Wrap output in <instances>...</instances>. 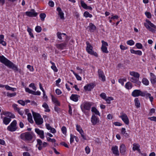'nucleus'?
I'll list each match as a JSON object with an SVG mask.
<instances>
[{
  "label": "nucleus",
  "instance_id": "1",
  "mask_svg": "<svg viewBox=\"0 0 156 156\" xmlns=\"http://www.w3.org/2000/svg\"><path fill=\"white\" fill-rule=\"evenodd\" d=\"M0 62L10 68L12 69L14 71H17L19 70L16 66L3 55L0 56Z\"/></svg>",
  "mask_w": 156,
  "mask_h": 156
},
{
  "label": "nucleus",
  "instance_id": "2",
  "mask_svg": "<svg viewBox=\"0 0 156 156\" xmlns=\"http://www.w3.org/2000/svg\"><path fill=\"white\" fill-rule=\"evenodd\" d=\"M32 114L34 120L37 125H40L43 123V119L39 113L32 111Z\"/></svg>",
  "mask_w": 156,
  "mask_h": 156
},
{
  "label": "nucleus",
  "instance_id": "3",
  "mask_svg": "<svg viewBox=\"0 0 156 156\" xmlns=\"http://www.w3.org/2000/svg\"><path fill=\"white\" fill-rule=\"evenodd\" d=\"M17 129V122L15 120H14L7 127V130L11 132L16 131Z\"/></svg>",
  "mask_w": 156,
  "mask_h": 156
},
{
  "label": "nucleus",
  "instance_id": "4",
  "mask_svg": "<svg viewBox=\"0 0 156 156\" xmlns=\"http://www.w3.org/2000/svg\"><path fill=\"white\" fill-rule=\"evenodd\" d=\"M21 139L23 140L30 141L33 138L32 135L29 132H26L22 133L20 135Z\"/></svg>",
  "mask_w": 156,
  "mask_h": 156
},
{
  "label": "nucleus",
  "instance_id": "5",
  "mask_svg": "<svg viewBox=\"0 0 156 156\" xmlns=\"http://www.w3.org/2000/svg\"><path fill=\"white\" fill-rule=\"evenodd\" d=\"M37 144L36 147L38 148V150H41L43 148L46 147L48 145V144L46 142L43 143L42 140L39 139L37 140Z\"/></svg>",
  "mask_w": 156,
  "mask_h": 156
},
{
  "label": "nucleus",
  "instance_id": "6",
  "mask_svg": "<svg viewBox=\"0 0 156 156\" xmlns=\"http://www.w3.org/2000/svg\"><path fill=\"white\" fill-rule=\"evenodd\" d=\"M86 44L87 45L86 50L87 52L90 55H94L96 57H97L98 56V54L96 52H94L93 51V47L89 42L88 41H87Z\"/></svg>",
  "mask_w": 156,
  "mask_h": 156
},
{
  "label": "nucleus",
  "instance_id": "7",
  "mask_svg": "<svg viewBox=\"0 0 156 156\" xmlns=\"http://www.w3.org/2000/svg\"><path fill=\"white\" fill-rule=\"evenodd\" d=\"M91 104L89 102H86L83 103L81 106V108L83 112L85 114L86 113V110H90Z\"/></svg>",
  "mask_w": 156,
  "mask_h": 156
},
{
  "label": "nucleus",
  "instance_id": "8",
  "mask_svg": "<svg viewBox=\"0 0 156 156\" xmlns=\"http://www.w3.org/2000/svg\"><path fill=\"white\" fill-rule=\"evenodd\" d=\"M121 115L120 116V118L123 122L126 124L128 125L129 123V121L127 115L123 113H121Z\"/></svg>",
  "mask_w": 156,
  "mask_h": 156
},
{
  "label": "nucleus",
  "instance_id": "9",
  "mask_svg": "<svg viewBox=\"0 0 156 156\" xmlns=\"http://www.w3.org/2000/svg\"><path fill=\"white\" fill-rule=\"evenodd\" d=\"M143 92L139 90H135L132 92V95L134 97H138L139 96H143L144 95V93Z\"/></svg>",
  "mask_w": 156,
  "mask_h": 156
},
{
  "label": "nucleus",
  "instance_id": "10",
  "mask_svg": "<svg viewBox=\"0 0 156 156\" xmlns=\"http://www.w3.org/2000/svg\"><path fill=\"white\" fill-rule=\"evenodd\" d=\"M98 73L99 78L103 82L105 81L106 80L104 72L101 69H98Z\"/></svg>",
  "mask_w": 156,
  "mask_h": 156
},
{
  "label": "nucleus",
  "instance_id": "11",
  "mask_svg": "<svg viewBox=\"0 0 156 156\" xmlns=\"http://www.w3.org/2000/svg\"><path fill=\"white\" fill-rule=\"evenodd\" d=\"M91 122L93 125H95L99 122V119L96 116L93 115L91 118Z\"/></svg>",
  "mask_w": 156,
  "mask_h": 156
},
{
  "label": "nucleus",
  "instance_id": "12",
  "mask_svg": "<svg viewBox=\"0 0 156 156\" xmlns=\"http://www.w3.org/2000/svg\"><path fill=\"white\" fill-rule=\"evenodd\" d=\"M26 15L29 17H36L37 15V13L35 12L34 9H31L30 11H27L26 12Z\"/></svg>",
  "mask_w": 156,
  "mask_h": 156
},
{
  "label": "nucleus",
  "instance_id": "13",
  "mask_svg": "<svg viewBox=\"0 0 156 156\" xmlns=\"http://www.w3.org/2000/svg\"><path fill=\"white\" fill-rule=\"evenodd\" d=\"M35 132L39 135L42 139L44 138V132L42 130H40L38 128H35Z\"/></svg>",
  "mask_w": 156,
  "mask_h": 156
},
{
  "label": "nucleus",
  "instance_id": "14",
  "mask_svg": "<svg viewBox=\"0 0 156 156\" xmlns=\"http://www.w3.org/2000/svg\"><path fill=\"white\" fill-rule=\"evenodd\" d=\"M94 87V85L93 83L86 85L84 87V89L86 91H91Z\"/></svg>",
  "mask_w": 156,
  "mask_h": 156
},
{
  "label": "nucleus",
  "instance_id": "15",
  "mask_svg": "<svg viewBox=\"0 0 156 156\" xmlns=\"http://www.w3.org/2000/svg\"><path fill=\"white\" fill-rule=\"evenodd\" d=\"M112 153L116 156H119V153L118 150V147L117 146H113L112 147Z\"/></svg>",
  "mask_w": 156,
  "mask_h": 156
},
{
  "label": "nucleus",
  "instance_id": "16",
  "mask_svg": "<svg viewBox=\"0 0 156 156\" xmlns=\"http://www.w3.org/2000/svg\"><path fill=\"white\" fill-rule=\"evenodd\" d=\"M150 80L152 84L154 85L156 83V76L153 73H150Z\"/></svg>",
  "mask_w": 156,
  "mask_h": 156
},
{
  "label": "nucleus",
  "instance_id": "17",
  "mask_svg": "<svg viewBox=\"0 0 156 156\" xmlns=\"http://www.w3.org/2000/svg\"><path fill=\"white\" fill-rule=\"evenodd\" d=\"M67 44L66 43L64 42L60 44H56L55 45L58 49L62 50L66 47Z\"/></svg>",
  "mask_w": 156,
  "mask_h": 156
},
{
  "label": "nucleus",
  "instance_id": "18",
  "mask_svg": "<svg viewBox=\"0 0 156 156\" xmlns=\"http://www.w3.org/2000/svg\"><path fill=\"white\" fill-rule=\"evenodd\" d=\"M57 11L58 12V15L59 16L61 19L64 20L65 19L64 16V13L62 11L61 8L58 7L57 8Z\"/></svg>",
  "mask_w": 156,
  "mask_h": 156
},
{
  "label": "nucleus",
  "instance_id": "19",
  "mask_svg": "<svg viewBox=\"0 0 156 156\" xmlns=\"http://www.w3.org/2000/svg\"><path fill=\"white\" fill-rule=\"evenodd\" d=\"M143 93H144V95L142 96V97L146 96V98H149L150 101L152 102L153 100V98L151 96V94L150 93H148L146 91H144L143 92Z\"/></svg>",
  "mask_w": 156,
  "mask_h": 156
},
{
  "label": "nucleus",
  "instance_id": "20",
  "mask_svg": "<svg viewBox=\"0 0 156 156\" xmlns=\"http://www.w3.org/2000/svg\"><path fill=\"white\" fill-rule=\"evenodd\" d=\"M87 28H89V30L91 32H94L96 28V26L92 23H90L89 26L87 27Z\"/></svg>",
  "mask_w": 156,
  "mask_h": 156
},
{
  "label": "nucleus",
  "instance_id": "21",
  "mask_svg": "<svg viewBox=\"0 0 156 156\" xmlns=\"http://www.w3.org/2000/svg\"><path fill=\"white\" fill-rule=\"evenodd\" d=\"M120 151L122 155H124L126 151V147L124 144H122L120 147Z\"/></svg>",
  "mask_w": 156,
  "mask_h": 156
},
{
  "label": "nucleus",
  "instance_id": "22",
  "mask_svg": "<svg viewBox=\"0 0 156 156\" xmlns=\"http://www.w3.org/2000/svg\"><path fill=\"white\" fill-rule=\"evenodd\" d=\"M79 96L77 94H72L70 98L72 101L76 102L78 101Z\"/></svg>",
  "mask_w": 156,
  "mask_h": 156
},
{
  "label": "nucleus",
  "instance_id": "23",
  "mask_svg": "<svg viewBox=\"0 0 156 156\" xmlns=\"http://www.w3.org/2000/svg\"><path fill=\"white\" fill-rule=\"evenodd\" d=\"M129 74L131 76H133L136 79H139L140 75L139 73L137 72H136L134 71L130 72L129 73Z\"/></svg>",
  "mask_w": 156,
  "mask_h": 156
},
{
  "label": "nucleus",
  "instance_id": "24",
  "mask_svg": "<svg viewBox=\"0 0 156 156\" xmlns=\"http://www.w3.org/2000/svg\"><path fill=\"white\" fill-rule=\"evenodd\" d=\"M51 99L53 102L55 104V105L58 106L60 105V103L56 98L52 95Z\"/></svg>",
  "mask_w": 156,
  "mask_h": 156
},
{
  "label": "nucleus",
  "instance_id": "25",
  "mask_svg": "<svg viewBox=\"0 0 156 156\" xmlns=\"http://www.w3.org/2000/svg\"><path fill=\"white\" fill-rule=\"evenodd\" d=\"M11 119L10 118L7 117H5L3 119V123L5 125H8L10 122Z\"/></svg>",
  "mask_w": 156,
  "mask_h": 156
},
{
  "label": "nucleus",
  "instance_id": "26",
  "mask_svg": "<svg viewBox=\"0 0 156 156\" xmlns=\"http://www.w3.org/2000/svg\"><path fill=\"white\" fill-rule=\"evenodd\" d=\"M4 36L1 34L0 35V44L4 46H5L6 45V42L4 41Z\"/></svg>",
  "mask_w": 156,
  "mask_h": 156
},
{
  "label": "nucleus",
  "instance_id": "27",
  "mask_svg": "<svg viewBox=\"0 0 156 156\" xmlns=\"http://www.w3.org/2000/svg\"><path fill=\"white\" fill-rule=\"evenodd\" d=\"M133 149L134 151L137 150L139 152L140 151V150L139 149L140 146L138 144L134 143L133 144Z\"/></svg>",
  "mask_w": 156,
  "mask_h": 156
},
{
  "label": "nucleus",
  "instance_id": "28",
  "mask_svg": "<svg viewBox=\"0 0 156 156\" xmlns=\"http://www.w3.org/2000/svg\"><path fill=\"white\" fill-rule=\"evenodd\" d=\"M27 119L28 121L30 123H32L34 121L33 120L32 117L30 113H28L27 114Z\"/></svg>",
  "mask_w": 156,
  "mask_h": 156
},
{
  "label": "nucleus",
  "instance_id": "29",
  "mask_svg": "<svg viewBox=\"0 0 156 156\" xmlns=\"http://www.w3.org/2000/svg\"><path fill=\"white\" fill-rule=\"evenodd\" d=\"M91 112H92L94 113L96 115H100V114L98 110L95 107H92L91 108Z\"/></svg>",
  "mask_w": 156,
  "mask_h": 156
},
{
  "label": "nucleus",
  "instance_id": "30",
  "mask_svg": "<svg viewBox=\"0 0 156 156\" xmlns=\"http://www.w3.org/2000/svg\"><path fill=\"white\" fill-rule=\"evenodd\" d=\"M125 86L126 88L128 90L131 89L132 87V85L131 83L129 82L126 83Z\"/></svg>",
  "mask_w": 156,
  "mask_h": 156
},
{
  "label": "nucleus",
  "instance_id": "31",
  "mask_svg": "<svg viewBox=\"0 0 156 156\" xmlns=\"http://www.w3.org/2000/svg\"><path fill=\"white\" fill-rule=\"evenodd\" d=\"M42 107L46 110H45V112H49L50 111V109L49 108V107L48 105L45 102L42 105Z\"/></svg>",
  "mask_w": 156,
  "mask_h": 156
},
{
  "label": "nucleus",
  "instance_id": "32",
  "mask_svg": "<svg viewBox=\"0 0 156 156\" xmlns=\"http://www.w3.org/2000/svg\"><path fill=\"white\" fill-rule=\"evenodd\" d=\"M4 87L7 90H10L12 91H14L16 90V88L11 87L8 85H4Z\"/></svg>",
  "mask_w": 156,
  "mask_h": 156
},
{
  "label": "nucleus",
  "instance_id": "33",
  "mask_svg": "<svg viewBox=\"0 0 156 156\" xmlns=\"http://www.w3.org/2000/svg\"><path fill=\"white\" fill-rule=\"evenodd\" d=\"M121 133L126 137L129 136V134L126 132V130L125 128H122L121 130Z\"/></svg>",
  "mask_w": 156,
  "mask_h": 156
},
{
  "label": "nucleus",
  "instance_id": "34",
  "mask_svg": "<svg viewBox=\"0 0 156 156\" xmlns=\"http://www.w3.org/2000/svg\"><path fill=\"white\" fill-rule=\"evenodd\" d=\"M142 82L146 86H147L149 84V81L146 78H143L142 79Z\"/></svg>",
  "mask_w": 156,
  "mask_h": 156
},
{
  "label": "nucleus",
  "instance_id": "35",
  "mask_svg": "<svg viewBox=\"0 0 156 156\" xmlns=\"http://www.w3.org/2000/svg\"><path fill=\"white\" fill-rule=\"evenodd\" d=\"M50 63L52 65V66L51 67V68L54 70L55 72H57L58 71V70L56 66H55V63L51 61L50 62Z\"/></svg>",
  "mask_w": 156,
  "mask_h": 156
},
{
  "label": "nucleus",
  "instance_id": "36",
  "mask_svg": "<svg viewBox=\"0 0 156 156\" xmlns=\"http://www.w3.org/2000/svg\"><path fill=\"white\" fill-rule=\"evenodd\" d=\"M135 105L137 108H139L140 106V104L138 98H136L134 100Z\"/></svg>",
  "mask_w": 156,
  "mask_h": 156
},
{
  "label": "nucleus",
  "instance_id": "37",
  "mask_svg": "<svg viewBox=\"0 0 156 156\" xmlns=\"http://www.w3.org/2000/svg\"><path fill=\"white\" fill-rule=\"evenodd\" d=\"M84 16L85 17H89L91 18L92 16L91 14H90L88 12L86 11L83 14Z\"/></svg>",
  "mask_w": 156,
  "mask_h": 156
},
{
  "label": "nucleus",
  "instance_id": "38",
  "mask_svg": "<svg viewBox=\"0 0 156 156\" xmlns=\"http://www.w3.org/2000/svg\"><path fill=\"white\" fill-rule=\"evenodd\" d=\"M101 49L103 52L105 53H108V51L107 50V47L101 46Z\"/></svg>",
  "mask_w": 156,
  "mask_h": 156
},
{
  "label": "nucleus",
  "instance_id": "39",
  "mask_svg": "<svg viewBox=\"0 0 156 156\" xmlns=\"http://www.w3.org/2000/svg\"><path fill=\"white\" fill-rule=\"evenodd\" d=\"M27 31L28 32L29 34L31 36V37L32 38H34V36L33 34L32 33V30L31 29H30V28L29 27H28L27 29Z\"/></svg>",
  "mask_w": 156,
  "mask_h": 156
},
{
  "label": "nucleus",
  "instance_id": "40",
  "mask_svg": "<svg viewBox=\"0 0 156 156\" xmlns=\"http://www.w3.org/2000/svg\"><path fill=\"white\" fill-rule=\"evenodd\" d=\"M76 128L77 130L80 133L83 132V130L81 128L80 125H76Z\"/></svg>",
  "mask_w": 156,
  "mask_h": 156
},
{
  "label": "nucleus",
  "instance_id": "41",
  "mask_svg": "<svg viewBox=\"0 0 156 156\" xmlns=\"http://www.w3.org/2000/svg\"><path fill=\"white\" fill-rule=\"evenodd\" d=\"M70 142L71 144L74 141V139L76 137V136L71 134L70 135Z\"/></svg>",
  "mask_w": 156,
  "mask_h": 156
},
{
  "label": "nucleus",
  "instance_id": "42",
  "mask_svg": "<svg viewBox=\"0 0 156 156\" xmlns=\"http://www.w3.org/2000/svg\"><path fill=\"white\" fill-rule=\"evenodd\" d=\"M46 15L44 13H41L40 15V17L42 21H44Z\"/></svg>",
  "mask_w": 156,
  "mask_h": 156
},
{
  "label": "nucleus",
  "instance_id": "43",
  "mask_svg": "<svg viewBox=\"0 0 156 156\" xmlns=\"http://www.w3.org/2000/svg\"><path fill=\"white\" fill-rule=\"evenodd\" d=\"M61 130L62 133L65 135H66V128L65 126H63L61 128Z\"/></svg>",
  "mask_w": 156,
  "mask_h": 156
},
{
  "label": "nucleus",
  "instance_id": "44",
  "mask_svg": "<svg viewBox=\"0 0 156 156\" xmlns=\"http://www.w3.org/2000/svg\"><path fill=\"white\" fill-rule=\"evenodd\" d=\"M7 94L8 97H12L16 96V92H14L12 93H10L9 92H7Z\"/></svg>",
  "mask_w": 156,
  "mask_h": 156
},
{
  "label": "nucleus",
  "instance_id": "45",
  "mask_svg": "<svg viewBox=\"0 0 156 156\" xmlns=\"http://www.w3.org/2000/svg\"><path fill=\"white\" fill-rule=\"evenodd\" d=\"M3 114L4 115L9 116V117H11L12 115L11 113L8 112H3Z\"/></svg>",
  "mask_w": 156,
  "mask_h": 156
},
{
  "label": "nucleus",
  "instance_id": "46",
  "mask_svg": "<svg viewBox=\"0 0 156 156\" xmlns=\"http://www.w3.org/2000/svg\"><path fill=\"white\" fill-rule=\"evenodd\" d=\"M113 98L112 97H108L107 98H106V99H105L107 103L108 104H109L110 103V101L111 100H113Z\"/></svg>",
  "mask_w": 156,
  "mask_h": 156
},
{
  "label": "nucleus",
  "instance_id": "47",
  "mask_svg": "<svg viewBox=\"0 0 156 156\" xmlns=\"http://www.w3.org/2000/svg\"><path fill=\"white\" fill-rule=\"evenodd\" d=\"M80 2H81V4L82 6L84 9H87V4L86 3H85L83 1H81Z\"/></svg>",
  "mask_w": 156,
  "mask_h": 156
},
{
  "label": "nucleus",
  "instance_id": "48",
  "mask_svg": "<svg viewBox=\"0 0 156 156\" xmlns=\"http://www.w3.org/2000/svg\"><path fill=\"white\" fill-rule=\"evenodd\" d=\"M149 26H150L152 27H153L154 28H156V27L153 23H152L150 21L148 20H146Z\"/></svg>",
  "mask_w": 156,
  "mask_h": 156
},
{
  "label": "nucleus",
  "instance_id": "49",
  "mask_svg": "<svg viewBox=\"0 0 156 156\" xmlns=\"http://www.w3.org/2000/svg\"><path fill=\"white\" fill-rule=\"evenodd\" d=\"M136 48L139 49H142L143 48L142 45L140 43H137L135 45Z\"/></svg>",
  "mask_w": 156,
  "mask_h": 156
},
{
  "label": "nucleus",
  "instance_id": "50",
  "mask_svg": "<svg viewBox=\"0 0 156 156\" xmlns=\"http://www.w3.org/2000/svg\"><path fill=\"white\" fill-rule=\"evenodd\" d=\"M41 27L39 26H37L35 28V31L38 33H39L41 31Z\"/></svg>",
  "mask_w": 156,
  "mask_h": 156
},
{
  "label": "nucleus",
  "instance_id": "51",
  "mask_svg": "<svg viewBox=\"0 0 156 156\" xmlns=\"http://www.w3.org/2000/svg\"><path fill=\"white\" fill-rule=\"evenodd\" d=\"M127 44L131 46L134 44V42L132 40H130L127 41Z\"/></svg>",
  "mask_w": 156,
  "mask_h": 156
},
{
  "label": "nucleus",
  "instance_id": "52",
  "mask_svg": "<svg viewBox=\"0 0 156 156\" xmlns=\"http://www.w3.org/2000/svg\"><path fill=\"white\" fill-rule=\"evenodd\" d=\"M29 87L32 88L34 90H36L37 89L36 87L35 86L34 84L33 83H30L29 85Z\"/></svg>",
  "mask_w": 156,
  "mask_h": 156
},
{
  "label": "nucleus",
  "instance_id": "53",
  "mask_svg": "<svg viewBox=\"0 0 156 156\" xmlns=\"http://www.w3.org/2000/svg\"><path fill=\"white\" fill-rule=\"evenodd\" d=\"M100 96L103 99L105 100L106 98V94L105 93H102L100 95Z\"/></svg>",
  "mask_w": 156,
  "mask_h": 156
},
{
  "label": "nucleus",
  "instance_id": "54",
  "mask_svg": "<svg viewBox=\"0 0 156 156\" xmlns=\"http://www.w3.org/2000/svg\"><path fill=\"white\" fill-rule=\"evenodd\" d=\"M17 102L23 106H24L25 104V101L21 100H18Z\"/></svg>",
  "mask_w": 156,
  "mask_h": 156
},
{
  "label": "nucleus",
  "instance_id": "55",
  "mask_svg": "<svg viewBox=\"0 0 156 156\" xmlns=\"http://www.w3.org/2000/svg\"><path fill=\"white\" fill-rule=\"evenodd\" d=\"M47 140L49 142H51L52 143H55L56 141V140L54 139H51L50 137H48L47 138Z\"/></svg>",
  "mask_w": 156,
  "mask_h": 156
},
{
  "label": "nucleus",
  "instance_id": "56",
  "mask_svg": "<svg viewBox=\"0 0 156 156\" xmlns=\"http://www.w3.org/2000/svg\"><path fill=\"white\" fill-rule=\"evenodd\" d=\"M25 90L27 92H28L30 94H33L34 91L30 90L28 88H25Z\"/></svg>",
  "mask_w": 156,
  "mask_h": 156
},
{
  "label": "nucleus",
  "instance_id": "57",
  "mask_svg": "<svg viewBox=\"0 0 156 156\" xmlns=\"http://www.w3.org/2000/svg\"><path fill=\"white\" fill-rule=\"evenodd\" d=\"M27 68L31 72H33L34 70L33 66H30V65H28L27 66Z\"/></svg>",
  "mask_w": 156,
  "mask_h": 156
},
{
  "label": "nucleus",
  "instance_id": "58",
  "mask_svg": "<svg viewBox=\"0 0 156 156\" xmlns=\"http://www.w3.org/2000/svg\"><path fill=\"white\" fill-rule=\"evenodd\" d=\"M101 43H102L101 46L107 47L108 46L107 43L103 40L101 41Z\"/></svg>",
  "mask_w": 156,
  "mask_h": 156
},
{
  "label": "nucleus",
  "instance_id": "59",
  "mask_svg": "<svg viewBox=\"0 0 156 156\" xmlns=\"http://www.w3.org/2000/svg\"><path fill=\"white\" fill-rule=\"evenodd\" d=\"M62 33L60 32H58L57 33V36L58 38L60 40L62 39Z\"/></svg>",
  "mask_w": 156,
  "mask_h": 156
},
{
  "label": "nucleus",
  "instance_id": "60",
  "mask_svg": "<svg viewBox=\"0 0 156 156\" xmlns=\"http://www.w3.org/2000/svg\"><path fill=\"white\" fill-rule=\"evenodd\" d=\"M85 151L87 154H88L90 151V149L88 146H87L85 148Z\"/></svg>",
  "mask_w": 156,
  "mask_h": 156
},
{
  "label": "nucleus",
  "instance_id": "61",
  "mask_svg": "<svg viewBox=\"0 0 156 156\" xmlns=\"http://www.w3.org/2000/svg\"><path fill=\"white\" fill-rule=\"evenodd\" d=\"M145 15L148 18H151V13L150 12H146L145 13Z\"/></svg>",
  "mask_w": 156,
  "mask_h": 156
},
{
  "label": "nucleus",
  "instance_id": "62",
  "mask_svg": "<svg viewBox=\"0 0 156 156\" xmlns=\"http://www.w3.org/2000/svg\"><path fill=\"white\" fill-rule=\"evenodd\" d=\"M135 54L141 56L142 55V51L140 50L136 51Z\"/></svg>",
  "mask_w": 156,
  "mask_h": 156
},
{
  "label": "nucleus",
  "instance_id": "63",
  "mask_svg": "<svg viewBox=\"0 0 156 156\" xmlns=\"http://www.w3.org/2000/svg\"><path fill=\"white\" fill-rule=\"evenodd\" d=\"M49 6L51 7H53L54 5V2L52 1H50L48 2V3Z\"/></svg>",
  "mask_w": 156,
  "mask_h": 156
},
{
  "label": "nucleus",
  "instance_id": "64",
  "mask_svg": "<svg viewBox=\"0 0 156 156\" xmlns=\"http://www.w3.org/2000/svg\"><path fill=\"white\" fill-rule=\"evenodd\" d=\"M148 119L150 120L151 121L156 122V117L155 116L149 117L148 118Z\"/></svg>",
  "mask_w": 156,
  "mask_h": 156
}]
</instances>
